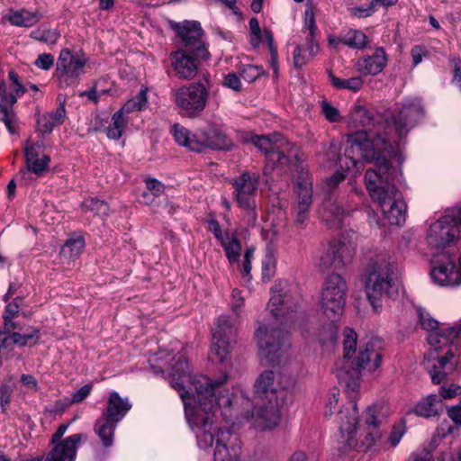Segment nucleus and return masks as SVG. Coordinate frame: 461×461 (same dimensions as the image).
<instances>
[{"mask_svg": "<svg viewBox=\"0 0 461 461\" xmlns=\"http://www.w3.org/2000/svg\"><path fill=\"white\" fill-rule=\"evenodd\" d=\"M156 373L167 374L171 386L179 392L184 402L185 417L194 432L200 448L212 447L214 461H240L241 443L238 435L230 429H219L214 423L217 412L222 408H230L233 395L225 387L229 376L223 374L212 381L205 375H195L191 379L187 359L179 356L170 367L163 365L151 366Z\"/></svg>", "mask_w": 461, "mask_h": 461, "instance_id": "f257e3e1", "label": "nucleus"}, {"mask_svg": "<svg viewBox=\"0 0 461 461\" xmlns=\"http://www.w3.org/2000/svg\"><path fill=\"white\" fill-rule=\"evenodd\" d=\"M424 114L419 99L404 103L397 114L370 111L362 105H354L350 111V123L363 127L348 136L344 156L339 158L340 167L357 168L361 161L387 168L399 141L405 138Z\"/></svg>", "mask_w": 461, "mask_h": 461, "instance_id": "f03ea898", "label": "nucleus"}, {"mask_svg": "<svg viewBox=\"0 0 461 461\" xmlns=\"http://www.w3.org/2000/svg\"><path fill=\"white\" fill-rule=\"evenodd\" d=\"M343 360L335 366L336 376L339 383L345 387L348 396L347 404L338 407L339 390L333 388L327 399L324 415L330 418L338 412L348 407L351 402H356V397L359 389L361 370L368 372L375 371L382 363L383 340L378 337L371 338L364 346L359 348L357 354V336L354 330L346 329L343 333ZM357 405V403H355Z\"/></svg>", "mask_w": 461, "mask_h": 461, "instance_id": "7ed1b4c3", "label": "nucleus"}, {"mask_svg": "<svg viewBox=\"0 0 461 461\" xmlns=\"http://www.w3.org/2000/svg\"><path fill=\"white\" fill-rule=\"evenodd\" d=\"M386 416V410L381 404H374L367 408L365 422L367 431L363 438L355 440L357 425L358 422V411L354 402H351L345 410L338 412V425L340 433L339 450L341 455L348 450L355 449L357 452L373 451L376 441L381 438L379 427Z\"/></svg>", "mask_w": 461, "mask_h": 461, "instance_id": "20e7f679", "label": "nucleus"}, {"mask_svg": "<svg viewBox=\"0 0 461 461\" xmlns=\"http://www.w3.org/2000/svg\"><path fill=\"white\" fill-rule=\"evenodd\" d=\"M365 173V182L371 199L378 203L384 217L392 225H402L405 221L406 203L402 193L392 183L395 173L391 162L386 163L387 168L375 167Z\"/></svg>", "mask_w": 461, "mask_h": 461, "instance_id": "39448f33", "label": "nucleus"}, {"mask_svg": "<svg viewBox=\"0 0 461 461\" xmlns=\"http://www.w3.org/2000/svg\"><path fill=\"white\" fill-rule=\"evenodd\" d=\"M255 406L253 418L255 426L260 429H270L277 426L280 420L279 408L291 401L289 392L278 388L273 371L261 373L254 384Z\"/></svg>", "mask_w": 461, "mask_h": 461, "instance_id": "423d86ee", "label": "nucleus"}, {"mask_svg": "<svg viewBox=\"0 0 461 461\" xmlns=\"http://www.w3.org/2000/svg\"><path fill=\"white\" fill-rule=\"evenodd\" d=\"M394 266L385 256L371 258L366 268V292L373 309L378 312L382 300L396 293L393 284Z\"/></svg>", "mask_w": 461, "mask_h": 461, "instance_id": "0eeeda50", "label": "nucleus"}, {"mask_svg": "<svg viewBox=\"0 0 461 461\" xmlns=\"http://www.w3.org/2000/svg\"><path fill=\"white\" fill-rule=\"evenodd\" d=\"M258 356L267 365H285L290 358L291 342L288 332L277 324L260 325L255 332Z\"/></svg>", "mask_w": 461, "mask_h": 461, "instance_id": "6e6552de", "label": "nucleus"}, {"mask_svg": "<svg viewBox=\"0 0 461 461\" xmlns=\"http://www.w3.org/2000/svg\"><path fill=\"white\" fill-rule=\"evenodd\" d=\"M21 297H16L12 303H9L3 312V326L0 329V341L3 347L16 345L20 348L33 347L40 340V330L33 326L26 329L25 332L21 333V328L14 319L18 316L21 307Z\"/></svg>", "mask_w": 461, "mask_h": 461, "instance_id": "1a4fd4ad", "label": "nucleus"}, {"mask_svg": "<svg viewBox=\"0 0 461 461\" xmlns=\"http://www.w3.org/2000/svg\"><path fill=\"white\" fill-rule=\"evenodd\" d=\"M131 409V403L128 397L122 398L117 392L109 393L106 408L94 426V430L104 447L113 446L114 430Z\"/></svg>", "mask_w": 461, "mask_h": 461, "instance_id": "9d476101", "label": "nucleus"}, {"mask_svg": "<svg viewBox=\"0 0 461 461\" xmlns=\"http://www.w3.org/2000/svg\"><path fill=\"white\" fill-rule=\"evenodd\" d=\"M239 318L230 315L220 316L212 329L211 357L224 367L230 366V354L236 342Z\"/></svg>", "mask_w": 461, "mask_h": 461, "instance_id": "9b49d317", "label": "nucleus"}, {"mask_svg": "<svg viewBox=\"0 0 461 461\" xmlns=\"http://www.w3.org/2000/svg\"><path fill=\"white\" fill-rule=\"evenodd\" d=\"M209 82L192 83L172 89L171 97L183 117L197 118L206 107Z\"/></svg>", "mask_w": 461, "mask_h": 461, "instance_id": "f8f14e48", "label": "nucleus"}, {"mask_svg": "<svg viewBox=\"0 0 461 461\" xmlns=\"http://www.w3.org/2000/svg\"><path fill=\"white\" fill-rule=\"evenodd\" d=\"M288 283L279 281L272 287V295L268 303L271 314L280 319V325L285 327L294 326L305 316L303 311H299L298 303L293 302L292 296L288 294Z\"/></svg>", "mask_w": 461, "mask_h": 461, "instance_id": "ddd939ff", "label": "nucleus"}, {"mask_svg": "<svg viewBox=\"0 0 461 461\" xmlns=\"http://www.w3.org/2000/svg\"><path fill=\"white\" fill-rule=\"evenodd\" d=\"M461 206L454 207L433 222L427 235L428 244L436 249L454 244L460 234Z\"/></svg>", "mask_w": 461, "mask_h": 461, "instance_id": "4468645a", "label": "nucleus"}, {"mask_svg": "<svg viewBox=\"0 0 461 461\" xmlns=\"http://www.w3.org/2000/svg\"><path fill=\"white\" fill-rule=\"evenodd\" d=\"M251 142L266 154L267 163L291 165L298 160V148L281 134H275L272 139L256 135L251 138Z\"/></svg>", "mask_w": 461, "mask_h": 461, "instance_id": "2eb2a0df", "label": "nucleus"}, {"mask_svg": "<svg viewBox=\"0 0 461 461\" xmlns=\"http://www.w3.org/2000/svg\"><path fill=\"white\" fill-rule=\"evenodd\" d=\"M258 176L244 172L232 182L233 198L244 211V221L249 226H254L258 218L256 195L258 192Z\"/></svg>", "mask_w": 461, "mask_h": 461, "instance_id": "dca6fc26", "label": "nucleus"}, {"mask_svg": "<svg viewBox=\"0 0 461 461\" xmlns=\"http://www.w3.org/2000/svg\"><path fill=\"white\" fill-rule=\"evenodd\" d=\"M348 286L345 279L338 275H330L323 285L321 307L329 319L342 315L346 304Z\"/></svg>", "mask_w": 461, "mask_h": 461, "instance_id": "f3484780", "label": "nucleus"}, {"mask_svg": "<svg viewBox=\"0 0 461 461\" xmlns=\"http://www.w3.org/2000/svg\"><path fill=\"white\" fill-rule=\"evenodd\" d=\"M87 59L69 49L59 52L56 63L55 77L62 88L77 86L85 73Z\"/></svg>", "mask_w": 461, "mask_h": 461, "instance_id": "a211bd4d", "label": "nucleus"}, {"mask_svg": "<svg viewBox=\"0 0 461 461\" xmlns=\"http://www.w3.org/2000/svg\"><path fill=\"white\" fill-rule=\"evenodd\" d=\"M420 327L429 331L428 342L434 347L452 343L455 339L461 337V324L446 330L439 329V322L432 318L423 308H417Z\"/></svg>", "mask_w": 461, "mask_h": 461, "instance_id": "6ab92c4d", "label": "nucleus"}, {"mask_svg": "<svg viewBox=\"0 0 461 461\" xmlns=\"http://www.w3.org/2000/svg\"><path fill=\"white\" fill-rule=\"evenodd\" d=\"M432 280L439 285H458L461 284V254L459 267L455 268L454 259L449 254L441 253L432 258Z\"/></svg>", "mask_w": 461, "mask_h": 461, "instance_id": "aec40b11", "label": "nucleus"}, {"mask_svg": "<svg viewBox=\"0 0 461 461\" xmlns=\"http://www.w3.org/2000/svg\"><path fill=\"white\" fill-rule=\"evenodd\" d=\"M196 138L195 152H202L206 149L230 150L233 147L232 140L215 124H210L207 128L197 129Z\"/></svg>", "mask_w": 461, "mask_h": 461, "instance_id": "412c9836", "label": "nucleus"}, {"mask_svg": "<svg viewBox=\"0 0 461 461\" xmlns=\"http://www.w3.org/2000/svg\"><path fill=\"white\" fill-rule=\"evenodd\" d=\"M176 32L185 46L184 50L191 51L196 57L208 59L209 52L202 41L203 31L200 23L185 21L182 24L177 25Z\"/></svg>", "mask_w": 461, "mask_h": 461, "instance_id": "4be33fe9", "label": "nucleus"}, {"mask_svg": "<svg viewBox=\"0 0 461 461\" xmlns=\"http://www.w3.org/2000/svg\"><path fill=\"white\" fill-rule=\"evenodd\" d=\"M354 211L353 206L344 207L342 201H337L330 196L326 198L321 203L319 213L323 221L331 229H340L345 224V221Z\"/></svg>", "mask_w": 461, "mask_h": 461, "instance_id": "5701e85b", "label": "nucleus"}, {"mask_svg": "<svg viewBox=\"0 0 461 461\" xmlns=\"http://www.w3.org/2000/svg\"><path fill=\"white\" fill-rule=\"evenodd\" d=\"M171 67L176 76L181 79H192L198 72L199 60L202 57H196L187 50H177L169 55Z\"/></svg>", "mask_w": 461, "mask_h": 461, "instance_id": "b1692460", "label": "nucleus"}, {"mask_svg": "<svg viewBox=\"0 0 461 461\" xmlns=\"http://www.w3.org/2000/svg\"><path fill=\"white\" fill-rule=\"evenodd\" d=\"M296 199L293 206L295 223L303 227L309 218L310 207L312 203V186L307 179L297 181L295 184Z\"/></svg>", "mask_w": 461, "mask_h": 461, "instance_id": "393cba45", "label": "nucleus"}, {"mask_svg": "<svg viewBox=\"0 0 461 461\" xmlns=\"http://www.w3.org/2000/svg\"><path fill=\"white\" fill-rule=\"evenodd\" d=\"M86 436L73 434L60 442L50 443L51 448L44 456L43 461H75L78 446Z\"/></svg>", "mask_w": 461, "mask_h": 461, "instance_id": "a878e982", "label": "nucleus"}, {"mask_svg": "<svg viewBox=\"0 0 461 461\" xmlns=\"http://www.w3.org/2000/svg\"><path fill=\"white\" fill-rule=\"evenodd\" d=\"M357 240L356 232L350 230L341 234L338 240L330 242L332 250H335L334 256L339 268L352 260L357 249Z\"/></svg>", "mask_w": 461, "mask_h": 461, "instance_id": "bb28decb", "label": "nucleus"}, {"mask_svg": "<svg viewBox=\"0 0 461 461\" xmlns=\"http://www.w3.org/2000/svg\"><path fill=\"white\" fill-rule=\"evenodd\" d=\"M388 63V56L383 47H378L371 55L359 58L355 68L362 76H376L381 73Z\"/></svg>", "mask_w": 461, "mask_h": 461, "instance_id": "cd10ccee", "label": "nucleus"}, {"mask_svg": "<svg viewBox=\"0 0 461 461\" xmlns=\"http://www.w3.org/2000/svg\"><path fill=\"white\" fill-rule=\"evenodd\" d=\"M17 97L16 93H8L5 82L0 83V120L5 122L8 131L12 133L14 132L13 106L16 103Z\"/></svg>", "mask_w": 461, "mask_h": 461, "instance_id": "c85d7f7f", "label": "nucleus"}, {"mask_svg": "<svg viewBox=\"0 0 461 461\" xmlns=\"http://www.w3.org/2000/svg\"><path fill=\"white\" fill-rule=\"evenodd\" d=\"M438 365H433L429 369L431 381L435 384H440L451 374L458 365V359L452 351L447 352L443 357H438Z\"/></svg>", "mask_w": 461, "mask_h": 461, "instance_id": "c756f323", "label": "nucleus"}, {"mask_svg": "<svg viewBox=\"0 0 461 461\" xmlns=\"http://www.w3.org/2000/svg\"><path fill=\"white\" fill-rule=\"evenodd\" d=\"M59 105L52 113H48L37 119L39 131L41 134H49L52 130L65 122L66 108L65 100H61L60 95L58 96Z\"/></svg>", "mask_w": 461, "mask_h": 461, "instance_id": "7c9ffc66", "label": "nucleus"}, {"mask_svg": "<svg viewBox=\"0 0 461 461\" xmlns=\"http://www.w3.org/2000/svg\"><path fill=\"white\" fill-rule=\"evenodd\" d=\"M315 339L323 349H332L338 340V325L336 324V319H331L322 325L316 332Z\"/></svg>", "mask_w": 461, "mask_h": 461, "instance_id": "2f4dec72", "label": "nucleus"}, {"mask_svg": "<svg viewBox=\"0 0 461 461\" xmlns=\"http://www.w3.org/2000/svg\"><path fill=\"white\" fill-rule=\"evenodd\" d=\"M146 191L140 195V202L149 205L165 193V185L154 177H147L145 180Z\"/></svg>", "mask_w": 461, "mask_h": 461, "instance_id": "473e14b6", "label": "nucleus"}, {"mask_svg": "<svg viewBox=\"0 0 461 461\" xmlns=\"http://www.w3.org/2000/svg\"><path fill=\"white\" fill-rule=\"evenodd\" d=\"M175 141L189 150L195 151L194 144L196 143V131L192 133L188 129L179 123H175L170 130Z\"/></svg>", "mask_w": 461, "mask_h": 461, "instance_id": "72a5a7b5", "label": "nucleus"}, {"mask_svg": "<svg viewBox=\"0 0 461 461\" xmlns=\"http://www.w3.org/2000/svg\"><path fill=\"white\" fill-rule=\"evenodd\" d=\"M443 403L437 394H430L425 400L420 402L415 407V412L419 416L429 418L438 414Z\"/></svg>", "mask_w": 461, "mask_h": 461, "instance_id": "f704fd0d", "label": "nucleus"}, {"mask_svg": "<svg viewBox=\"0 0 461 461\" xmlns=\"http://www.w3.org/2000/svg\"><path fill=\"white\" fill-rule=\"evenodd\" d=\"M307 51L308 55H303V48L301 45H297L294 51V64L296 68H300L309 62L311 59L317 55L319 51V45L315 41V36H307Z\"/></svg>", "mask_w": 461, "mask_h": 461, "instance_id": "c9c22d12", "label": "nucleus"}, {"mask_svg": "<svg viewBox=\"0 0 461 461\" xmlns=\"http://www.w3.org/2000/svg\"><path fill=\"white\" fill-rule=\"evenodd\" d=\"M328 77L332 86L339 90H349L352 92H357L362 88L364 85V79L360 76L344 79L336 77L331 71H329Z\"/></svg>", "mask_w": 461, "mask_h": 461, "instance_id": "e433bc0d", "label": "nucleus"}, {"mask_svg": "<svg viewBox=\"0 0 461 461\" xmlns=\"http://www.w3.org/2000/svg\"><path fill=\"white\" fill-rule=\"evenodd\" d=\"M41 18L38 12H31L25 9L15 11L9 14L8 20L14 26L31 27Z\"/></svg>", "mask_w": 461, "mask_h": 461, "instance_id": "4c0bfd02", "label": "nucleus"}, {"mask_svg": "<svg viewBox=\"0 0 461 461\" xmlns=\"http://www.w3.org/2000/svg\"><path fill=\"white\" fill-rule=\"evenodd\" d=\"M148 89L142 87L140 92L131 99L128 100L118 111L122 115L133 112L142 111L148 106Z\"/></svg>", "mask_w": 461, "mask_h": 461, "instance_id": "58836bf2", "label": "nucleus"}, {"mask_svg": "<svg viewBox=\"0 0 461 461\" xmlns=\"http://www.w3.org/2000/svg\"><path fill=\"white\" fill-rule=\"evenodd\" d=\"M342 44L352 49L363 50L368 44L366 35L359 30H349L339 39Z\"/></svg>", "mask_w": 461, "mask_h": 461, "instance_id": "ea45409f", "label": "nucleus"}, {"mask_svg": "<svg viewBox=\"0 0 461 461\" xmlns=\"http://www.w3.org/2000/svg\"><path fill=\"white\" fill-rule=\"evenodd\" d=\"M223 248L226 257L230 264L237 263L241 254V244L236 235L231 237L226 233V239L220 243Z\"/></svg>", "mask_w": 461, "mask_h": 461, "instance_id": "a19ab883", "label": "nucleus"}, {"mask_svg": "<svg viewBox=\"0 0 461 461\" xmlns=\"http://www.w3.org/2000/svg\"><path fill=\"white\" fill-rule=\"evenodd\" d=\"M128 118L116 112L113 114L111 122L106 128V135L111 140H119L123 133Z\"/></svg>", "mask_w": 461, "mask_h": 461, "instance_id": "79ce46f5", "label": "nucleus"}, {"mask_svg": "<svg viewBox=\"0 0 461 461\" xmlns=\"http://www.w3.org/2000/svg\"><path fill=\"white\" fill-rule=\"evenodd\" d=\"M31 38L48 45H54L60 38V33L56 29H48L41 26L31 32Z\"/></svg>", "mask_w": 461, "mask_h": 461, "instance_id": "37998d69", "label": "nucleus"}, {"mask_svg": "<svg viewBox=\"0 0 461 461\" xmlns=\"http://www.w3.org/2000/svg\"><path fill=\"white\" fill-rule=\"evenodd\" d=\"M335 250H332V247L330 244L327 246L323 250H321L314 259V263L316 267L321 268V270H327L331 267L339 268V265H337V260L334 256Z\"/></svg>", "mask_w": 461, "mask_h": 461, "instance_id": "c03bdc74", "label": "nucleus"}, {"mask_svg": "<svg viewBox=\"0 0 461 461\" xmlns=\"http://www.w3.org/2000/svg\"><path fill=\"white\" fill-rule=\"evenodd\" d=\"M50 157L41 155V158L25 159V167L38 177H41L50 170Z\"/></svg>", "mask_w": 461, "mask_h": 461, "instance_id": "a18cd8bd", "label": "nucleus"}, {"mask_svg": "<svg viewBox=\"0 0 461 461\" xmlns=\"http://www.w3.org/2000/svg\"><path fill=\"white\" fill-rule=\"evenodd\" d=\"M276 267V249L271 246L267 245L266 249V254L262 260V276L263 278L270 280L275 273Z\"/></svg>", "mask_w": 461, "mask_h": 461, "instance_id": "49530a36", "label": "nucleus"}, {"mask_svg": "<svg viewBox=\"0 0 461 461\" xmlns=\"http://www.w3.org/2000/svg\"><path fill=\"white\" fill-rule=\"evenodd\" d=\"M85 248V240L82 236H77L68 239L64 244L61 254L64 257L77 258L78 257Z\"/></svg>", "mask_w": 461, "mask_h": 461, "instance_id": "de8ad7c7", "label": "nucleus"}, {"mask_svg": "<svg viewBox=\"0 0 461 461\" xmlns=\"http://www.w3.org/2000/svg\"><path fill=\"white\" fill-rule=\"evenodd\" d=\"M83 208L86 211L93 212L98 216H107L110 211L108 203L97 198H90L83 203Z\"/></svg>", "mask_w": 461, "mask_h": 461, "instance_id": "09e8293b", "label": "nucleus"}, {"mask_svg": "<svg viewBox=\"0 0 461 461\" xmlns=\"http://www.w3.org/2000/svg\"><path fill=\"white\" fill-rule=\"evenodd\" d=\"M24 158L25 159L41 158L43 153L44 144L42 141L30 142L26 140L24 147Z\"/></svg>", "mask_w": 461, "mask_h": 461, "instance_id": "8fccbe9b", "label": "nucleus"}, {"mask_svg": "<svg viewBox=\"0 0 461 461\" xmlns=\"http://www.w3.org/2000/svg\"><path fill=\"white\" fill-rule=\"evenodd\" d=\"M438 398L442 401L447 399L455 398L457 395H461V386L456 384H447L444 383L438 388Z\"/></svg>", "mask_w": 461, "mask_h": 461, "instance_id": "3c124183", "label": "nucleus"}, {"mask_svg": "<svg viewBox=\"0 0 461 461\" xmlns=\"http://www.w3.org/2000/svg\"><path fill=\"white\" fill-rule=\"evenodd\" d=\"M14 393V385L11 384L4 383L0 385V406L3 412H5L11 402V397Z\"/></svg>", "mask_w": 461, "mask_h": 461, "instance_id": "603ef678", "label": "nucleus"}, {"mask_svg": "<svg viewBox=\"0 0 461 461\" xmlns=\"http://www.w3.org/2000/svg\"><path fill=\"white\" fill-rule=\"evenodd\" d=\"M321 108L323 115L330 122H337L341 121L339 111L327 101L322 102Z\"/></svg>", "mask_w": 461, "mask_h": 461, "instance_id": "864d4df0", "label": "nucleus"}, {"mask_svg": "<svg viewBox=\"0 0 461 461\" xmlns=\"http://www.w3.org/2000/svg\"><path fill=\"white\" fill-rule=\"evenodd\" d=\"M304 29L308 30V36H316L318 32L314 14L311 9H306L304 13Z\"/></svg>", "mask_w": 461, "mask_h": 461, "instance_id": "5fc2aeb1", "label": "nucleus"}, {"mask_svg": "<svg viewBox=\"0 0 461 461\" xmlns=\"http://www.w3.org/2000/svg\"><path fill=\"white\" fill-rule=\"evenodd\" d=\"M346 178V175L342 172L337 171L332 176L325 180V189L331 192Z\"/></svg>", "mask_w": 461, "mask_h": 461, "instance_id": "6e6d98bb", "label": "nucleus"}, {"mask_svg": "<svg viewBox=\"0 0 461 461\" xmlns=\"http://www.w3.org/2000/svg\"><path fill=\"white\" fill-rule=\"evenodd\" d=\"M375 1L373 0L367 6H357L351 9V14L358 17L365 18L372 15L375 13Z\"/></svg>", "mask_w": 461, "mask_h": 461, "instance_id": "4d7b16f0", "label": "nucleus"}, {"mask_svg": "<svg viewBox=\"0 0 461 461\" xmlns=\"http://www.w3.org/2000/svg\"><path fill=\"white\" fill-rule=\"evenodd\" d=\"M412 66L416 67L422 61V58L428 55V50L423 45H415L411 50Z\"/></svg>", "mask_w": 461, "mask_h": 461, "instance_id": "13d9d810", "label": "nucleus"}, {"mask_svg": "<svg viewBox=\"0 0 461 461\" xmlns=\"http://www.w3.org/2000/svg\"><path fill=\"white\" fill-rule=\"evenodd\" d=\"M92 386L86 384L71 394L70 403H78L83 402L91 393Z\"/></svg>", "mask_w": 461, "mask_h": 461, "instance_id": "bf43d9fd", "label": "nucleus"}, {"mask_svg": "<svg viewBox=\"0 0 461 461\" xmlns=\"http://www.w3.org/2000/svg\"><path fill=\"white\" fill-rule=\"evenodd\" d=\"M249 29L252 34L251 43L258 45L261 41L262 37L259 22L257 18L253 17L249 20Z\"/></svg>", "mask_w": 461, "mask_h": 461, "instance_id": "052dcab7", "label": "nucleus"}, {"mask_svg": "<svg viewBox=\"0 0 461 461\" xmlns=\"http://www.w3.org/2000/svg\"><path fill=\"white\" fill-rule=\"evenodd\" d=\"M231 310L234 313L233 316L239 318V311L243 305L244 298L241 295V292L235 288L231 292Z\"/></svg>", "mask_w": 461, "mask_h": 461, "instance_id": "680f3d73", "label": "nucleus"}, {"mask_svg": "<svg viewBox=\"0 0 461 461\" xmlns=\"http://www.w3.org/2000/svg\"><path fill=\"white\" fill-rule=\"evenodd\" d=\"M54 64V59L51 54L43 53L39 55L37 59L35 60L36 67L48 70L50 69Z\"/></svg>", "mask_w": 461, "mask_h": 461, "instance_id": "e2e57ef3", "label": "nucleus"}, {"mask_svg": "<svg viewBox=\"0 0 461 461\" xmlns=\"http://www.w3.org/2000/svg\"><path fill=\"white\" fill-rule=\"evenodd\" d=\"M17 176L19 177L20 182L24 185H31L39 178L26 167L19 171Z\"/></svg>", "mask_w": 461, "mask_h": 461, "instance_id": "0e129e2a", "label": "nucleus"}, {"mask_svg": "<svg viewBox=\"0 0 461 461\" xmlns=\"http://www.w3.org/2000/svg\"><path fill=\"white\" fill-rule=\"evenodd\" d=\"M208 230L214 235L220 243L221 240L223 241L226 239V233H222L219 221L214 219L208 221Z\"/></svg>", "mask_w": 461, "mask_h": 461, "instance_id": "69168bd1", "label": "nucleus"}, {"mask_svg": "<svg viewBox=\"0 0 461 461\" xmlns=\"http://www.w3.org/2000/svg\"><path fill=\"white\" fill-rule=\"evenodd\" d=\"M224 86L234 90V91H240L241 89V82L240 77L234 74L230 73L225 76L224 77Z\"/></svg>", "mask_w": 461, "mask_h": 461, "instance_id": "338daca9", "label": "nucleus"}, {"mask_svg": "<svg viewBox=\"0 0 461 461\" xmlns=\"http://www.w3.org/2000/svg\"><path fill=\"white\" fill-rule=\"evenodd\" d=\"M432 456L431 450L428 448L419 449L408 459L409 461H429Z\"/></svg>", "mask_w": 461, "mask_h": 461, "instance_id": "774afa93", "label": "nucleus"}]
</instances>
